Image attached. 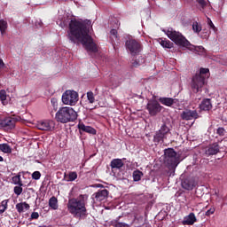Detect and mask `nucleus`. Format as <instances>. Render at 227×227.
<instances>
[{"instance_id":"nucleus-29","label":"nucleus","mask_w":227,"mask_h":227,"mask_svg":"<svg viewBox=\"0 0 227 227\" xmlns=\"http://www.w3.org/2000/svg\"><path fill=\"white\" fill-rule=\"evenodd\" d=\"M0 150L4 153H12V147H10V145H8V144H1Z\"/></svg>"},{"instance_id":"nucleus-38","label":"nucleus","mask_w":227,"mask_h":227,"mask_svg":"<svg viewBox=\"0 0 227 227\" xmlns=\"http://www.w3.org/2000/svg\"><path fill=\"white\" fill-rule=\"evenodd\" d=\"M14 193H16L17 196H20L22 194V186H15L14 187Z\"/></svg>"},{"instance_id":"nucleus-12","label":"nucleus","mask_w":227,"mask_h":227,"mask_svg":"<svg viewBox=\"0 0 227 227\" xmlns=\"http://www.w3.org/2000/svg\"><path fill=\"white\" fill-rule=\"evenodd\" d=\"M146 109L149 111L151 116H155L158 113L162 111V106L155 100H151L147 103Z\"/></svg>"},{"instance_id":"nucleus-37","label":"nucleus","mask_w":227,"mask_h":227,"mask_svg":"<svg viewBox=\"0 0 227 227\" xmlns=\"http://www.w3.org/2000/svg\"><path fill=\"white\" fill-rule=\"evenodd\" d=\"M41 177H42V174L40 173V171H35L32 174L33 180H40Z\"/></svg>"},{"instance_id":"nucleus-4","label":"nucleus","mask_w":227,"mask_h":227,"mask_svg":"<svg viewBox=\"0 0 227 227\" xmlns=\"http://www.w3.org/2000/svg\"><path fill=\"white\" fill-rule=\"evenodd\" d=\"M209 72L210 70L208 68L201 67L200 72L192 77L191 86L194 93H200L201 91V89L205 86V80L210 76Z\"/></svg>"},{"instance_id":"nucleus-45","label":"nucleus","mask_w":227,"mask_h":227,"mask_svg":"<svg viewBox=\"0 0 227 227\" xmlns=\"http://www.w3.org/2000/svg\"><path fill=\"white\" fill-rule=\"evenodd\" d=\"M32 219H38L40 217V215L38 212H33L31 215Z\"/></svg>"},{"instance_id":"nucleus-1","label":"nucleus","mask_w":227,"mask_h":227,"mask_svg":"<svg viewBox=\"0 0 227 227\" xmlns=\"http://www.w3.org/2000/svg\"><path fill=\"white\" fill-rule=\"evenodd\" d=\"M91 20H72L69 23L67 36L73 43H82L88 52H97V44L91 38Z\"/></svg>"},{"instance_id":"nucleus-8","label":"nucleus","mask_w":227,"mask_h":227,"mask_svg":"<svg viewBox=\"0 0 227 227\" xmlns=\"http://www.w3.org/2000/svg\"><path fill=\"white\" fill-rule=\"evenodd\" d=\"M126 49L132 56H136V54H139L143 51V46L137 41L129 39L126 42Z\"/></svg>"},{"instance_id":"nucleus-6","label":"nucleus","mask_w":227,"mask_h":227,"mask_svg":"<svg viewBox=\"0 0 227 227\" xmlns=\"http://www.w3.org/2000/svg\"><path fill=\"white\" fill-rule=\"evenodd\" d=\"M62 102L66 106H75L79 102V93L74 90H66L62 95Z\"/></svg>"},{"instance_id":"nucleus-25","label":"nucleus","mask_w":227,"mask_h":227,"mask_svg":"<svg viewBox=\"0 0 227 227\" xmlns=\"http://www.w3.org/2000/svg\"><path fill=\"white\" fill-rule=\"evenodd\" d=\"M6 29H8V22L4 20H0V32L2 36L6 33Z\"/></svg>"},{"instance_id":"nucleus-9","label":"nucleus","mask_w":227,"mask_h":227,"mask_svg":"<svg viewBox=\"0 0 227 227\" xmlns=\"http://www.w3.org/2000/svg\"><path fill=\"white\" fill-rule=\"evenodd\" d=\"M168 136H171V129H169L166 124H162L154 136V141L160 143V141H164Z\"/></svg>"},{"instance_id":"nucleus-23","label":"nucleus","mask_w":227,"mask_h":227,"mask_svg":"<svg viewBox=\"0 0 227 227\" xmlns=\"http://www.w3.org/2000/svg\"><path fill=\"white\" fill-rule=\"evenodd\" d=\"M16 209L20 214H22V212H26V210H29V204H27V202L18 203L16 205Z\"/></svg>"},{"instance_id":"nucleus-11","label":"nucleus","mask_w":227,"mask_h":227,"mask_svg":"<svg viewBox=\"0 0 227 227\" xmlns=\"http://www.w3.org/2000/svg\"><path fill=\"white\" fill-rule=\"evenodd\" d=\"M15 123H17V120L13 117L0 119V129L7 132L8 130H13L15 129Z\"/></svg>"},{"instance_id":"nucleus-15","label":"nucleus","mask_w":227,"mask_h":227,"mask_svg":"<svg viewBox=\"0 0 227 227\" xmlns=\"http://www.w3.org/2000/svg\"><path fill=\"white\" fill-rule=\"evenodd\" d=\"M182 187L186 191H192L196 187V181L194 179H184L182 182Z\"/></svg>"},{"instance_id":"nucleus-13","label":"nucleus","mask_w":227,"mask_h":227,"mask_svg":"<svg viewBox=\"0 0 227 227\" xmlns=\"http://www.w3.org/2000/svg\"><path fill=\"white\" fill-rule=\"evenodd\" d=\"M107 196H109V192L106 189L100 190L98 192L92 194L93 203L98 205V203H102V201H106L107 200Z\"/></svg>"},{"instance_id":"nucleus-20","label":"nucleus","mask_w":227,"mask_h":227,"mask_svg":"<svg viewBox=\"0 0 227 227\" xmlns=\"http://www.w3.org/2000/svg\"><path fill=\"white\" fill-rule=\"evenodd\" d=\"M79 130H82L83 132H88V134H97V131L95 129H93L90 126H86L84 123H79L78 124Z\"/></svg>"},{"instance_id":"nucleus-34","label":"nucleus","mask_w":227,"mask_h":227,"mask_svg":"<svg viewBox=\"0 0 227 227\" xmlns=\"http://www.w3.org/2000/svg\"><path fill=\"white\" fill-rule=\"evenodd\" d=\"M87 100L89 101V104H95V95L92 91L87 92Z\"/></svg>"},{"instance_id":"nucleus-7","label":"nucleus","mask_w":227,"mask_h":227,"mask_svg":"<svg viewBox=\"0 0 227 227\" xmlns=\"http://www.w3.org/2000/svg\"><path fill=\"white\" fill-rule=\"evenodd\" d=\"M164 155H165V162H167V164L170 166V168H176V166H178L180 161H178V156L176 154V152H175V150L166 149Z\"/></svg>"},{"instance_id":"nucleus-30","label":"nucleus","mask_w":227,"mask_h":227,"mask_svg":"<svg viewBox=\"0 0 227 227\" xmlns=\"http://www.w3.org/2000/svg\"><path fill=\"white\" fill-rule=\"evenodd\" d=\"M200 6V10H205L207 6L210 8V2L208 0H196Z\"/></svg>"},{"instance_id":"nucleus-17","label":"nucleus","mask_w":227,"mask_h":227,"mask_svg":"<svg viewBox=\"0 0 227 227\" xmlns=\"http://www.w3.org/2000/svg\"><path fill=\"white\" fill-rule=\"evenodd\" d=\"M196 221H197L196 215H194V213H190L188 215H186L184 218L183 224H186L188 226H192V224H194V223H196Z\"/></svg>"},{"instance_id":"nucleus-10","label":"nucleus","mask_w":227,"mask_h":227,"mask_svg":"<svg viewBox=\"0 0 227 227\" xmlns=\"http://www.w3.org/2000/svg\"><path fill=\"white\" fill-rule=\"evenodd\" d=\"M38 130H44L45 132H52L54 130V121L52 120H41L35 123Z\"/></svg>"},{"instance_id":"nucleus-14","label":"nucleus","mask_w":227,"mask_h":227,"mask_svg":"<svg viewBox=\"0 0 227 227\" xmlns=\"http://www.w3.org/2000/svg\"><path fill=\"white\" fill-rule=\"evenodd\" d=\"M182 120H198L200 118V115L198 114V112L196 110H184L181 114Z\"/></svg>"},{"instance_id":"nucleus-19","label":"nucleus","mask_w":227,"mask_h":227,"mask_svg":"<svg viewBox=\"0 0 227 227\" xmlns=\"http://www.w3.org/2000/svg\"><path fill=\"white\" fill-rule=\"evenodd\" d=\"M123 160L121 159H114L111 161V168L114 171V169H121L123 168Z\"/></svg>"},{"instance_id":"nucleus-31","label":"nucleus","mask_w":227,"mask_h":227,"mask_svg":"<svg viewBox=\"0 0 227 227\" xmlns=\"http://www.w3.org/2000/svg\"><path fill=\"white\" fill-rule=\"evenodd\" d=\"M142 176H143V172H141L140 170H135L133 172L134 182H139V180H141Z\"/></svg>"},{"instance_id":"nucleus-27","label":"nucleus","mask_w":227,"mask_h":227,"mask_svg":"<svg viewBox=\"0 0 227 227\" xmlns=\"http://www.w3.org/2000/svg\"><path fill=\"white\" fill-rule=\"evenodd\" d=\"M65 179L67 182H74L77 180V172H69V175L65 176Z\"/></svg>"},{"instance_id":"nucleus-3","label":"nucleus","mask_w":227,"mask_h":227,"mask_svg":"<svg viewBox=\"0 0 227 227\" xmlns=\"http://www.w3.org/2000/svg\"><path fill=\"white\" fill-rule=\"evenodd\" d=\"M88 194H81L77 198L68 200L67 210L69 214L77 217L78 219H84L88 215Z\"/></svg>"},{"instance_id":"nucleus-44","label":"nucleus","mask_w":227,"mask_h":227,"mask_svg":"<svg viewBox=\"0 0 227 227\" xmlns=\"http://www.w3.org/2000/svg\"><path fill=\"white\" fill-rule=\"evenodd\" d=\"M114 227H129V224L123 223H117Z\"/></svg>"},{"instance_id":"nucleus-35","label":"nucleus","mask_w":227,"mask_h":227,"mask_svg":"<svg viewBox=\"0 0 227 227\" xmlns=\"http://www.w3.org/2000/svg\"><path fill=\"white\" fill-rule=\"evenodd\" d=\"M192 30L194 33H200L201 32V25H199L198 22H194L192 24Z\"/></svg>"},{"instance_id":"nucleus-28","label":"nucleus","mask_w":227,"mask_h":227,"mask_svg":"<svg viewBox=\"0 0 227 227\" xmlns=\"http://www.w3.org/2000/svg\"><path fill=\"white\" fill-rule=\"evenodd\" d=\"M57 24L60 27H67V24H68V19L59 17V20H57Z\"/></svg>"},{"instance_id":"nucleus-5","label":"nucleus","mask_w":227,"mask_h":227,"mask_svg":"<svg viewBox=\"0 0 227 227\" xmlns=\"http://www.w3.org/2000/svg\"><path fill=\"white\" fill-rule=\"evenodd\" d=\"M56 118L60 123H68V121H75L77 120V112L74 108L65 106L59 108L56 114Z\"/></svg>"},{"instance_id":"nucleus-47","label":"nucleus","mask_w":227,"mask_h":227,"mask_svg":"<svg viewBox=\"0 0 227 227\" xmlns=\"http://www.w3.org/2000/svg\"><path fill=\"white\" fill-rule=\"evenodd\" d=\"M0 162H3V158H2V156H0Z\"/></svg>"},{"instance_id":"nucleus-2","label":"nucleus","mask_w":227,"mask_h":227,"mask_svg":"<svg viewBox=\"0 0 227 227\" xmlns=\"http://www.w3.org/2000/svg\"><path fill=\"white\" fill-rule=\"evenodd\" d=\"M163 32L165 35L176 43V45H178V47H182V49H188V51H194L198 54H201L204 56L205 54V48L203 46H194L191 44V43L182 35L180 32H176L173 28H168L163 29Z\"/></svg>"},{"instance_id":"nucleus-24","label":"nucleus","mask_w":227,"mask_h":227,"mask_svg":"<svg viewBox=\"0 0 227 227\" xmlns=\"http://www.w3.org/2000/svg\"><path fill=\"white\" fill-rule=\"evenodd\" d=\"M0 100L3 106H6L10 102V96L6 95V90H0Z\"/></svg>"},{"instance_id":"nucleus-40","label":"nucleus","mask_w":227,"mask_h":227,"mask_svg":"<svg viewBox=\"0 0 227 227\" xmlns=\"http://www.w3.org/2000/svg\"><path fill=\"white\" fill-rule=\"evenodd\" d=\"M110 34H111V37L112 38H118V30L116 29H112L110 31Z\"/></svg>"},{"instance_id":"nucleus-46","label":"nucleus","mask_w":227,"mask_h":227,"mask_svg":"<svg viewBox=\"0 0 227 227\" xmlns=\"http://www.w3.org/2000/svg\"><path fill=\"white\" fill-rule=\"evenodd\" d=\"M4 68H6V65L4 64V61H3V59H0V70H3Z\"/></svg>"},{"instance_id":"nucleus-41","label":"nucleus","mask_w":227,"mask_h":227,"mask_svg":"<svg viewBox=\"0 0 227 227\" xmlns=\"http://www.w3.org/2000/svg\"><path fill=\"white\" fill-rule=\"evenodd\" d=\"M141 61L137 62V60H136L135 62H133V66L135 67H140V65H143V63H145V59H143V57H140Z\"/></svg>"},{"instance_id":"nucleus-22","label":"nucleus","mask_w":227,"mask_h":227,"mask_svg":"<svg viewBox=\"0 0 227 227\" xmlns=\"http://www.w3.org/2000/svg\"><path fill=\"white\" fill-rule=\"evenodd\" d=\"M158 42L164 49H173V43L168 39L160 38Z\"/></svg>"},{"instance_id":"nucleus-18","label":"nucleus","mask_w":227,"mask_h":227,"mask_svg":"<svg viewBox=\"0 0 227 227\" xmlns=\"http://www.w3.org/2000/svg\"><path fill=\"white\" fill-rule=\"evenodd\" d=\"M216 153H219V145L217 143L209 145L206 151L207 155H215Z\"/></svg>"},{"instance_id":"nucleus-21","label":"nucleus","mask_w":227,"mask_h":227,"mask_svg":"<svg viewBox=\"0 0 227 227\" xmlns=\"http://www.w3.org/2000/svg\"><path fill=\"white\" fill-rule=\"evenodd\" d=\"M200 108L201 111H210V109H212V102H210V99L208 98L204 99L201 102Z\"/></svg>"},{"instance_id":"nucleus-39","label":"nucleus","mask_w":227,"mask_h":227,"mask_svg":"<svg viewBox=\"0 0 227 227\" xmlns=\"http://www.w3.org/2000/svg\"><path fill=\"white\" fill-rule=\"evenodd\" d=\"M51 106H53V109H58V99L55 98H52L51 99Z\"/></svg>"},{"instance_id":"nucleus-42","label":"nucleus","mask_w":227,"mask_h":227,"mask_svg":"<svg viewBox=\"0 0 227 227\" xmlns=\"http://www.w3.org/2000/svg\"><path fill=\"white\" fill-rule=\"evenodd\" d=\"M215 212V207H211L206 212V215L208 217Z\"/></svg>"},{"instance_id":"nucleus-36","label":"nucleus","mask_w":227,"mask_h":227,"mask_svg":"<svg viewBox=\"0 0 227 227\" xmlns=\"http://www.w3.org/2000/svg\"><path fill=\"white\" fill-rule=\"evenodd\" d=\"M207 25L209 26L210 29L214 31V33H217V27H215V25H214L210 18H207Z\"/></svg>"},{"instance_id":"nucleus-26","label":"nucleus","mask_w":227,"mask_h":227,"mask_svg":"<svg viewBox=\"0 0 227 227\" xmlns=\"http://www.w3.org/2000/svg\"><path fill=\"white\" fill-rule=\"evenodd\" d=\"M49 206L52 210H58V199L56 197H51L49 200Z\"/></svg>"},{"instance_id":"nucleus-33","label":"nucleus","mask_w":227,"mask_h":227,"mask_svg":"<svg viewBox=\"0 0 227 227\" xmlns=\"http://www.w3.org/2000/svg\"><path fill=\"white\" fill-rule=\"evenodd\" d=\"M12 184H14V185H20L22 186V180L20 179V175L18 176H14L12 178Z\"/></svg>"},{"instance_id":"nucleus-16","label":"nucleus","mask_w":227,"mask_h":227,"mask_svg":"<svg viewBox=\"0 0 227 227\" xmlns=\"http://www.w3.org/2000/svg\"><path fill=\"white\" fill-rule=\"evenodd\" d=\"M159 101L163 106H167V107H171V106H175V104H178V99L171 98H160Z\"/></svg>"},{"instance_id":"nucleus-43","label":"nucleus","mask_w":227,"mask_h":227,"mask_svg":"<svg viewBox=\"0 0 227 227\" xmlns=\"http://www.w3.org/2000/svg\"><path fill=\"white\" fill-rule=\"evenodd\" d=\"M224 132L225 130L223 129V128H218L216 134H218V136H224Z\"/></svg>"},{"instance_id":"nucleus-32","label":"nucleus","mask_w":227,"mask_h":227,"mask_svg":"<svg viewBox=\"0 0 227 227\" xmlns=\"http://www.w3.org/2000/svg\"><path fill=\"white\" fill-rule=\"evenodd\" d=\"M8 208V200H4L1 202L0 205V214H4Z\"/></svg>"}]
</instances>
